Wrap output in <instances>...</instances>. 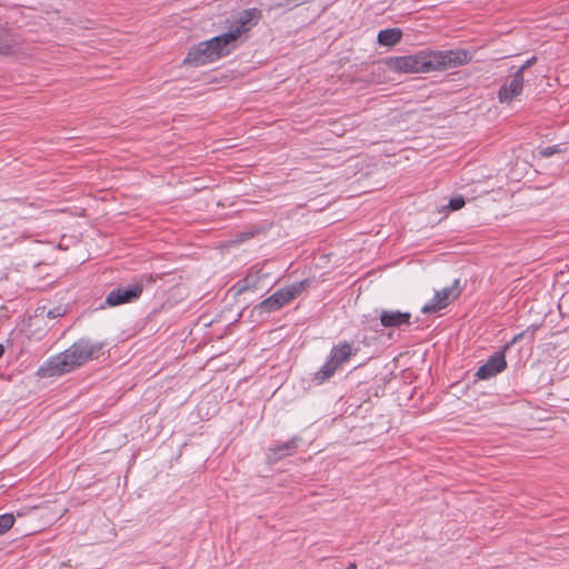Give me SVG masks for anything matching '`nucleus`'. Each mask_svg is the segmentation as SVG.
Instances as JSON below:
<instances>
[{"mask_svg":"<svg viewBox=\"0 0 569 569\" xmlns=\"http://www.w3.org/2000/svg\"><path fill=\"white\" fill-rule=\"evenodd\" d=\"M142 290V284L139 282L128 287L116 288L108 293L106 303L108 306L114 307L134 301L141 296Z\"/></svg>","mask_w":569,"mask_h":569,"instance_id":"nucleus-6","label":"nucleus"},{"mask_svg":"<svg viewBox=\"0 0 569 569\" xmlns=\"http://www.w3.org/2000/svg\"><path fill=\"white\" fill-rule=\"evenodd\" d=\"M465 206V199L461 196H457L449 201L448 208L450 211H456Z\"/></svg>","mask_w":569,"mask_h":569,"instance_id":"nucleus-18","label":"nucleus"},{"mask_svg":"<svg viewBox=\"0 0 569 569\" xmlns=\"http://www.w3.org/2000/svg\"><path fill=\"white\" fill-rule=\"evenodd\" d=\"M560 151H561V149L559 146H551V147H546V148L539 149L538 154L542 158H549L556 153H559Z\"/></svg>","mask_w":569,"mask_h":569,"instance_id":"nucleus-17","label":"nucleus"},{"mask_svg":"<svg viewBox=\"0 0 569 569\" xmlns=\"http://www.w3.org/2000/svg\"><path fill=\"white\" fill-rule=\"evenodd\" d=\"M522 89L523 76H521V70H517L512 78L501 86L498 93L499 101L502 103L510 102L522 92Z\"/></svg>","mask_w":569,"mask_h":569,"instance_id":"nucleus-9","label":"nucleus"},{"mask_svg":"<svg viewBox=\"0 0 569 569\" xmlns=\"http://www.w3.org/2000/svg\"><path fill=\"white\" fill-rule=\"evenodd\" d=\"M507 367L505 351L495 352L477 371L476 376L480 380H487L501 371Z\"/></svg>","mask_w":569,"mask_h":569,"instance_id":"nucleus-8","label":"nucleus"},{"mask_svg":"<svg viewBox=\"0 0 569 569\" xmlns=\"http://www.w3.org/2000/svg\"><path fill=\"white\" fill-rule=\"evenodd\" d=\"M357 353V349L351 343L343 341L332 347L328 360L315 373V380L323 383L330 379L342 365L348 362L352 356Z\"/></svg>","mask_w":569,"mask_h":569,"instance_id":"nucleus-4","label":"nucleus"},{"mask_svg":"<svg viewBox=\"0 0 569 569\" xmlns=\"http://www.w3.org/2000/svg\"><path fill=\"white\" fill-rule=\"evenodd\" d=\"M102 348L99 343L89 340H79L70 348L49 358L37 371L41 378H50L68 373L82 366Z\"/></svg>","mask_w":569,"mask_h":569,"instance_id":"nucleus-2","label":"nucleus"},{"mask_svg":"<svg viewBox=\"0 0 569 569\" xmlns=\"http://www.w3.org/2000/svg\"><path fill=\"white\" fill-rule=\"evenodd\" d=\"M309 286V280L296 282L289 287L280 289L273 293L277 299L278 306L282 307L297 296H299Z\"/></svg>","mask_w":569,"mask_h":569,"instance_id":"nucleus-10","label":"nucleus"},{"mask_svg":"<svg viewBox=\"0 0 569 569\" xmlns=\"http://www.w3.org/2000/svg\"><path fill=\"white\" fill-rule=\"evenodd\" d=\"M233 49V36L220 34L193 46L183 59V64L201 67L226 57Z\"/></svg>","mask_w":569,"mask_h":569,"instance_id":"nucleus-3","label":"nucleus"},{"mask_svg":"<svg viewBox=\"0 0 569 569\" xmlns=\"http://www.w3.org/2000/svg\"><path fill=\"white\" fill-rule=\"evenodd\" d=\"M535 59H529L526 63H523L518 70H521V76H523L525 70L532 63Z\"/></svg>","mask_w":569,"mask_h":569,"instance_id":"nucleus-21","label":"nucleus"},{"mask_svg":"<svg viewBox=\"0 0 569 569\" xmlns=\"http://www.w3.org/2000/svg\"><path fill=\"white\" fill-rule=\"evenodd\" d=\"M3 352H4V348L2 345H0V358L2 357Z\"/></svg>","mask_w":569,"mask_h":569,"instance_id":"nucleus-24","label":"nucleus"},{"mask_svg":"<svg viewBox=\"0 0 569 569\" xmlns=\"http://www.w3.org/2000/svg\"><path fill=\"white\" fill-rule=\"evenodd\" d=\"M12 43L13 40L11 36L6 30L0 28V53H9Z\"/></svg>","mask_w":569,"mask_h":569,"instance_id":"nucleus-14","label":"nucleus"},{"mask_svg":"<svg viewBox=\"0 0 569 569\" xmlns=\"http://www.w3.org/2000/svg\"><path fill=\"white\" fill-rule=\"evenodd\" d=\"M522 336H523V333H519V335L515 336L513 339L509 343H507L503 349L507 350L511 345H513L518 340H520L522 338Z\"/></svg>","mask_w":569,"mask_h":569,"instance_id":"nucleus-20","label":"nucleus"},{"mask_svg":"<svg viewBox=\"0 0 569 569\" xmlns=\"http://www.w3.org/2000/svg\"><path fill=\"white\" fill-rule=\"evenodd\" d=\"M346 569H358V568H357V565H356L355 562H351V563H349V565L347 566V568H346Z\"/></svg>","mask_w":569,"mask_h":569,"instance_id":"nucleus-23","label":"nucleus"},{"mask_svg":"<svg viewBox=\"0 0 569 569\" xmlns=\"http://www.w3.org/2000/svg\"><path fill=\"white\" fill-rule=\"evenodd\" d=\"M469 60L470 54L466 50L420 51L411 56L390 58L387 63L393 71L420 73L459 67Z\"/></svg>","mask_w":569,"mask_h":569,"instance_id":"nucleus-1","label":"nucleus"},{"mask_svg":"<svg viewBox=\"0 0 569 569\" xmlns=\"http://www.w3.org/2000/svg\"><path fill=\"white\" fill-rule=\"evenodd\" d=\"M14 523V516L12 513L0 515V535L6 533L12 528Z\"/></svg>","mask_w":569,"mask_h":569,"instance_id":"nucleus-16","label":"nucleus"},{"mask_svg":"<svg viewBox=\"0 0 569 569\" xmlns=\"http://www.w3.org/2000/svg\"><path fill=\"white\" fill-rule=\"evenodd\" d=\"M281 307L278 306V302H277V299L274 298V296H270L269 298L264 299L260 305H259V309L261 310V312H272V311H276L278 309H280Z\"/></svg>","mask_w":569,"mask_h":569,"instance_id":"nucleus-15","label":"nucleus"},{"mask_svg":"<svg viewBox=\"0 0 569 569\" xmlns=\"http://www.w3.org/2000/svg\"><path fill=\"white\" fill-rule=\"evenodd\" d=\"M47 315L49 318L54 319V318L62 316V311L60 308H54V309L49 310Z\"/></svg>","mask_w":569,"mask_h":569,"instance_id":"nucleus-19","label":"nucleus"},{"mask_svg":"<svg viewBox=\"0 0 569 569\" xmlns=\"http://www.w3.org/2000/svg\"><path fill=\"white\" fill-rule=\"evenodd\" d=\"M260 16L261 14L258 9L244 10L237 16L230 31L224 33L233 36V48L236 47L238 38L256 24L260 19Z\"/></svg>","mask_w":569,"mask_h":569,"instance_id":"nucleus-7","label":"nucleus"},{"mask_svg":"<svg viewBox=\"0 0 569 569\" xmlns=\"http://www.w3.org/2000/svg\"><path fill=\"white\" fill-rule=\"evenodd\" d=\"M459 279H456L451 287L443 288L435 293L433 299L421 308L423 313L437 312L446 308L461 292Z\"/></svg>","mask_w":569,"mask_h":569,"instance_id":"nucleus-5","label":"nucleus"},{"mask_svg":"<svg viewBox=\"0 0 569 569\" xmlns=\"http://www.w3.org/2000/svg\"><path fill=\"white\" fill-rule=\"evenodd\" d=\"M297 447V442L295 439L289 440L282 445L274 446L270 448L271 455L269 458L273 460L281 459L283 457L290 456Z\"/></svg>","mask_w":569,"mask_h":569,"instance_id":"nucleus-13","label":"nucleus"},{"mask_svg":"<svg viewBox=\"0 0 569 569\" xmlns=\"http://www.w3.org/2000/svg\"><path fill=\"white\" fill-rule=\"evenodd\" d=\"M411 315L399 310H382L380 322L385 328L400 327L410 322Z\"/></svg>","mask_w":569,"mask_h":569,"instance_id":"nucleus-11","label":"nucleus"},{"mask_svg":"<svg viewBox=\"0 0 569 569\" xmlns=\"http://www.w3.org/2000/svg\"><path fill=\"white\" fill-rule=\"evenodd\" d=\"M401 38L402 31L399 28H390L381 30L378 33L377 41L381 46L393 47L400 42Z\"/></svg>","mask_w":569,"mask_h":569,"instance_id":"nucleus-12","label":"nucleus"},{"mask_svg":"<svg viewBox=\"0 0 569 569\" xmlns=\"http://www.w3.org/2000/svg\"><path fill=\"white\" fill-rule=\"evenodd\" d=\"M252 234H253L252 232H250V233H242V234H241V238L239 239V241H243V240H246V239H248V238L252 237Z\"/></svg>","mask_w":569,"mask_h":569,"instance_id":"nucleus-22","label":"nucleus"}]
</instances>
